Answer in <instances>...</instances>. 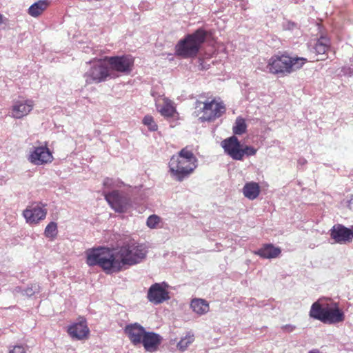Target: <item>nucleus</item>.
Returning <instances> with one entry per match:
<instances>
[{
  "label": "nucleus",
  "instance_id": "obj_3",
  "mask_svg": "<svg viewBox=\"0 0 353 353\" xmlns=\"http://www.w3.org/2000/svg\"><path fill=\"white\" fill-rule=\"evenodd\" d=\"M306 62L307 59L303 57L277 54L270 59L265 70L272 74H290L302 68Z\"/></svg>",
  "mask_w": 353,
  "mask_h": 353
},
{
  "label": "nucleus",
  "instance_id": "obj_13",
  "mask_svg": "<svg viewBox=\"0 0 353 353\" xmlns=\"http://www.w3.org/2000/svg\"><path fill=\"white\" fill-rule=\"evenodd\" d=\"M221 146L225 152L232 159L237 161L243 160V150L237 137L234 135L224 139L221 142Z\"/></svg>",
  "mask_w": 353,
  "mask_h": 353
},
{
  "label": "nucleus",
  "instance_id": "obj_30",
  "mask_svg": "<svg viewBox=\"0 0 353 353\" xmlns=\"http://www.w3.org/2000/svg\"><path fill=\"white\" fill-rule=\"evenodd\" d=\"M161 219L159 216L156 214L150 215L146 221V225L148 228L153 229L157 228V225L159 223Z\"/></svg>",
  "mask_w": 353,
  "mask_h": 353
},
{
  "label": "nucleus",
  "instance_id": "obj_5",
  "mask_svg": "<svg viewBox=\"0 0 353 353\" xmlns=\"http://www.w3.org/2000/svg\"><path fill=\"white\" fill-rule=\"evenodd\" d=\"M310 316L327 324L341 323L345 319V314L336 303L322 305L319 301L314 302L311 306Z\"/></svg>",
  "mask_w": 353,
  "mask_h": 353
},
{
  "label": "nucleus",
  "instance_id": "obj_29",
  "mask_svg": "<svg viewBox=\"0 0 353 353\" xmlns=\"http://www.w3.org/2000/svg\"><path fill=\"white\" fill-rule=\"evenodd\" d=\"M40 292V286L38 283H31L28 285L23 290V294L28 296H31L36 293H39Z\"/></svg>",
  "mask_w": 353,
  "mask_h": 353
},
{
  "label": "nucleus",
  "instance_id": "obj_39",
  "mask_svg": "<svg viewBox=\"0 0 353 353\" xmlns=\"http://www.w3.org/2000/svg\"><path fill=\"white\" fill-rule=\"evenodd\" d=\"M3 23V15L0 14V24Z\"/></svg>",
  "mask_w": 353,
  "mask_h": 353
},
{
  "label": "nucleus",
  "instance_id": "obj_19",
  "mask_svg": "<svg viewBox=\"0 0 353 353\" xmlns=\"http://www.w3.org/2000/svg\"><path fill=\"white\" fill-rule=\"evenodd\" d=\"M330 46V40L325 37H321L316 42L315 45L311 49V52L314 53L317 57L316 61L323 60L325 53L327 52Z\"/></svg>",
  "mask_w": 353,
  "mask_h": 353
},
{
  "label": "nucleus",
  "instance_id": "obj_1",
  "mask_svg": "<svg viewBox=\"0 0 353 353\" xmlns=\"http://www.w3.org/2000/svg\"><path fill=\"white\" fill-rule=\"evenodd\" d=\"M147 253L145 244L129 241L114 250L102 246L88 249L85 252L86 263L90 267L99 266L106 273L119 272L126 266L141 263Z\"/></svg>",
  "mask_w": 353,
  "mask_h": 353
},
{
  "label": "nucleus",
  "instance_id": "obj_34",
  "mask_svg": "<svg viewBox=\"0 0 353 353\" xmlns=\"http://www.w3.org/2000/svg\"><path fill=\"white\" fill-rule=\"evenodd\" d=\"M281 329L285 332H292L296 329V326L290 324L285 325L282 326Z\"/></svg>",
  "mask_w": 353,
  "mask_h": 353
},
{
  "label": "nucleus",
  "instance_id": "obj_27",
  "mask_svg": "<svg viewBox=\"0 0 353 353\" xmlns=\"http://www.w3.org/2000/svg\"><path fill=\"white\" fill-rule=\"evenodd\" d=\"M57 225L55 222L52 221L46 226L44 234L47 238L54 239L57 235Z\"/></svg>",
  "mask_w": 353,
  "mask_h": 353
},
{
  "label": "nucleus",
  "instance_id": "obj_10",
  "mask_svg": "<svg viewBox=\"0 0 353 353\" xmlns=\"http://www.w3.org/2000/svg\"><path fill=\"white\" fill-rule=\"evenodd\" d=\"M28 159L35 165H41L51 163L53 156L46 145L33 146L30 150Z\"/></svg>",
  "mask_w": 353,
  "mask_h": 353
},
{
  "label": "nucleus",
  "instance_id": "obj_4",
  "mask_svg": "<svg viewBox=\"0 0 353 353\" xmlns=\"http://www.w3.org/2000/svg\"><path fill=\"white\" fill-rule=\"evenodd\" d=\"M206 35V32L201 28L187 34L178 41L175 46V54L185 59L196 57L205 41Z\"/></svg>",
  "mask_w": 353,
  "mask_h": 353
},
{
  "label": "nucleus",
  "instance_id": "obj_36",
  "mask_svg": "<svg viewBox=\"0 0 353 353\" xmlns=\"http://www.w3.org/2000/svg\"><path fill=\"white\" fill-rule=\"evenodd\" d=\"M307 163V161L303 158H300L298 160V165L299 166H303Z\"/></svg>",
  "mask_w": 353,
  "mask_h": 353
},
{
  "label": "nucleus",
  "instance_id": "obj_33",
  "mask_svg": "<svg viewBox=\"0 0 353 353\" xmlns=\"http://www.w3.org/2000/svg\"><path fill=\"white\" fill-rule=\"evenodd\" d=\"M9 353H26V351L23 346L14 345L9 350Z\"/></svg>",
  "mask_w": 353,
  "mask_h": 353
},
{
  "label": "nucleus",
  "instance_id": "obj_26",
  "mask_svg": "<svg viewBox=\"0 0 353 353\" xmlns=\"http://www.w3.org/2000/svg\"><path fill=\"white\" fill-rule=\"evenodd\" d=\"M194 341V336L193 334L188 332L184 337H182L177 343V348L183 352L187 350L188 346Z\"/></svg>",
  "mask_w": 353,
  "mask_h": 353
},
{
  "label": "nucleus",
  "instance_id": "obj_32",
  "mask_svg": "<svg viewBox=\"0 0 353 353\" xmlns=\"http://www.w3.org/2000/svg\"><path fill=\"white\" fill-rule=\"evenodd\" d=\"M242 150H243V157L245 155H247L248 157L253 156L256 152V150L255 148H254L252 146H249V145H245L243 148H242Z\"/></svg>",
  "mask_w": 353,
  "mask_h": 353
},
{
  "label": "nucleus",
  "instance_id": "obj_14",
  "mask_svg": "<svg viewBox=\"0 0 353 353\" xmlns=\"http://www.w3.org/2000/svg\"><path fill=\"white\" fill-rule=\"evenodd\" d=\"M26 221L30 224L37 223L46 218L47 210L41 203H34L27 208L23 212Z\"/></svg>",
  "mask_w": 353,
  "mask_h": 353
},
{
  "label": "nucleus",
  "instance_id": "obj_16",
  "mask_svg": "<svg viewBox=\"0 0 353 353\" xmlns=\"http://www.w3.org/2000/svg\"><path fill=\"white\" fill-rule=\"evenodd\" d=\"M124 331L134 345H141L143 336L147 332L142 325L137 323L127 325Z\"/></svg>",
  "mask_w": 353,
  "mask_h": 353
},
{
  "label": "nucleus",
  "instance_id": "obj_9",
  "mask_svg": "<svg viewBox=\"0 0 353 353\" xmlns=\"http://www.w3.org/2000/svg\"><path fill=\"white\" fill-rule=\"evenodd\" d=\"M104 196L111 208L117 212H125L132 205L128 194L118 190L104 192Z\"/></svg>",
  "mask_w": 353,
  "mask_h": 353
},
{
  "label": "nucleus",
  "instance_id": "obj_6",
  "mask_svg": "<svg viewBox=\"0 0 353 353\" xmlns=\"http://www.w3.org/2000/svg\"><path fill=\"white\" fill-rule=\"evenodd\" d=\"M225 112V106L222 102H216L214 99L202 102L196 101L193 114L199 117L201 122L213 121L220 117Z\"/></svg>",
  "mask_w": 353,
  "mask_h": 353
},
{
  "label": "nucleus",
  "instance_id": "obj_15",
  "mask_svg": "<svg viewBox=\"0 0 353 353\" xmlns=\"http://www.w3.org/2000/svg\"><path fill=\"white\" fill-rule=\"evenodd\" d=\"M89 332L86 320L83 317H80L77 322L72 323L68 327V334L76 340H82L86 338Z\"/></svg>",
  "mask_w": 353,
  "mask_h": 353
},
{
  "label": "nucleus",
  "instance_id": "obj_12",
  "mask_svg": "<svg viewBox=\"0 0 353 353\" xmlns=\"http://www.w3.org/2000/svg\"><path fill=\"white\" fill-rule=\"evenodd\" d=\"M330 235L334 243L345 244L353 239V230L342 224H335L330 230Z\"/></svg>",
  "mask_w": 353,
  "mask_h": 353
},
{
  "label": "nucleus",
  "instance_id": "obj_23",
  "mask_svg": "<svg viewBox=\"0 0 353 353\" xmlns=\"http://www.w3.org/2000/svg\"><path fill=\"white\" fill-rule=\"evenodd\" d=\"M190 307L194 312L200 315L207 313L210 309L208 302L201 299H193Z\"/></svg>",
  "mask_w": 353,
  "mask_h": 353
},
{
  "label": "nucleus",
  "instance_id": "obj_35",
  "mask_svg": "<svg viewBox=\"0 0 353 353\" xmlns=\"http://www.w3.org/2000/svg\"><path fill=\"white\" fill-rule=\"evenodd\" d=\"M342 72L345 75L352 76L353 74V69L350 67H344L342 69Z\"/></svg>",
  "mask_w": 353,
  "mask_h": 353
},
{
  "label": "nucleus",
  "instance_id": "obj_31",
  "mask_svg": "<svg viewBox=\"0 0 353 353\" xmlns=\"http://www.w3.org/2000/svg\"><path fill=\"white\" fill-rule=\"evenodd\" d=\"M121 182L119 180H115L111 178H105L103 182V186L106 188H113L119 186Z\"/></svg>",
  "mask_w": 353,
  "mask_h": 353
},
{
  "label": "nucleus",
  "instance_id": "obj_18",
  "mask_svg": "<svg viewBox=\"0 0 353 353\" xmlns=\"http://www.w3.org/2000/svg\"><path fill=\"white\" fill-rule=\"evenodd\" d=\"M32 100H18L15 101L12 107V116L15 119H21L28 113L33 108Z\"/></svg>",
  "mask_w": 353,
  "mask_h": 353
},
{
  "label": "nucleus",
  "instance_id": "obj_25",
  "mask_svg": "<svg viewBox=\"0 0 353 353\" xmlns=\"http://www.w3.org/2000/svg\"><path fill=\"white\" fill-rule=\"evenodd\" d=\"M247 125L245 121L241 117L236 118L235 123L233 125V133L236 135H241L245 132Z\"/></svg>",
  "mask_w": 353,
  "mask_h": 353
},
{
  "label": "nucleus",
  "instance_id": "obj_11",
  "mask_svg": "<svg viewBox=\"0 0 353 353\" xmlns=\"http://www.w3.org/2000/svg\"><path fill=\"white\" fill-rule=\"evenodd\" d=\"M168 286V284L165 282L152 284L148 290V300L154 305L160 304L168 300L170 296L166 290Z\"/></svg>",
  "mask_w": 353,
  "mask_h": 353
},
{
  "label": "nucleus",
  "instance_id": "obj_22",
  "mask_svg": "<svg viewBox=\"0 0 353 353\" xmlns=\"http://www.w3.org/2000/svg\"><path fill=\"white\" fill-rule=\"evenodd\" d=\"M48 6L49 1L48 0H39L30 6L28 13L33 17H37L47 9Z\"/></svg>",
  "mask_w": 353,
  "mask_h": 353
},
{
  "label": "nucleus",
  "instance_id": "obj_24",
  "mask_svg": "<svg viewBox=\"0 0 353 353\" xmlns=\"http://www.w3.org/2000/svg\"><path fill=\"white\" fill-rule=\"evenodd\" d=\"M156 106L159 112L163 117H172L175 112V108L170 104L168 99H165V104L160 107L157 103Z\"/></svg>",
  "mask_w": 353,
  "mask_h": 353
},
{
  "label": "nucleus",
  "instance_id": "obj_8",
  "mask_svg": "<svg viewBox=\"0 0 353 353\" xmlns=\"http://www.w3.org/2000/svg\"><path fill=\"white\" fill-rule=\"evenodd\" d=\"M105 61L108 62L110 71L129 74L133 69L134 59L130 54L120 56L105 57Z\"/></svg>",
  "mask_w": 353,
  "mask_h": 353
},
{
  "label": "nucleus",
  "instance_id": "obj_28",
  "mask_svg": "<svg viewBox=\"0 0 353 353\" xmlns=\"http://www.w3.org/2000/svg\"><path fill=\"white\" fill-rule=\"evenodd\" d=\"M143 123L146 125L150 131L154 132L157 130L158 126L153 117L150 115H145L143 119Z\"/></svg>",
  "mask_w": 353,
  "mask_h": 353
},
{
  "label": "nucleus",
  "instance_id": "obj_21",
  "mask_svg": "<svg viewBox=\"0 0 353 353\" xmlns=\"http://www.w3.org/2000/svg\"><path fill=\"white\" fill-rule=\"evenodd\" d=\"M243 193L246 198L254 200L259 195V185L256 182L246 183L243 188Z\"/></svg>",
  "mask_w": 353,
  "mask_h": 353
},
{
  "label": "nucleus",
  "instance_id": "obj_37",
  "mask_svg": "<svg viewBox=\"0 0 353 353\" xmlns=\"http://www.w3.org/2000/svg\"><path fill=\"white\" fill-rule=\"evenodd\" d=\"M348 207H349L350 209L353 210V196L348 201Z\"/></svg>",
  "mask_w": 353,
  "mask_h": 353
},
{
  "label": "nucleus",
  "instance_id": "obj_20",
  "mask_svg": "<svg viewBox=\"0 0 353 353\" xmlns=\"http://www.w3.org/2000/svg\"><path fill=\"white\" fill-rule=\"evenodd\" d=\"M281 249L274 247L272 244L268 243L263 245L262 248L254 252V254L263 259H274L281 254Z\"/></svg>",
  "mask_w": 353,
  "mask_h": 353
},
{
  "label": "nucleus",
  "instance_id": "obj_2",
  "mask_svg": "<svg viewBox=\"0 0 353 353\" xmlns=\"http://www.w3.org/2000/svg\"><path fill=\"white\" fill-rule=\"evenodd\" d=\"M168 167L171 177L181 182L196 168L197 159L190 150L184 148L177 155L171 157Z\"/></svg>",
  "mask_w": 353,
  "mask_h": 353
},
{
  "label": "nucleus",
  "instance_id": "obj_38",
  "mask_svg": "<svg viewBox=\"0 0 353 353\" xmlns=\"http://www.w3.org/2000/svg\"><path fill=\"white\" fill-rule=\"evenodd\" d=\"M308 353H321V352L317 350H312L310 351Z\"/></svg>",
  "mask_w": 353,
  "mask_h": 353
},
{
  "label": "nucleus",
  "instance_id": "obj_17",
  "mask_svg": "<svg viewBox=\"0 0 353 353\" xmlns=\"http://www.w3.org/2000/svg\"><path fill=\"white\" fill-rule=\"evenodd\" d=\"M163 341V337L154 332H146L144 334L141 343L147 352H155Z\"/></svg>",
  "mask_w": 353,
  "mask_h": 353
},
{
  "label": "nucleus",
  "instance_id": "obj_7",
  "mask_svg": "<svg viewBox=\"0 0 353 353\" xmlns=\"http://www.w3.org/2000/svg\"><path fill=\"white\" fill-rule=\"evenodd\" d=\"M105 61V59H98L87 63L88 68L84 74L87 83H101L113 77V73Z\"/></svg>",
  "mask_w": 353,
  "mask_h": 353
}]
</instances>
